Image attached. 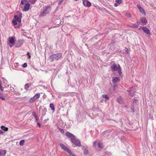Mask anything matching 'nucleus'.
Segmentation results:
<instances>
[{"instance_id": "f257e3e1", "label": "nucleus", "mask_w": 156, "mask_h": 156, "mask_svg": "<svg viewBox=\"0 0 156 156\" xmlns=\"http://www.w3.org/2000/svg\"><path fill=\"white\" fill-rule=\"evenodd\" d=\"M69 138H70L72 143L76 146L78 147L81 146L80 140L77 139L74 135L69 132Z\"/></svg>"}, {"instance_id": "f03ea898", "label": "nucleus", "mask_w": 156, "mask_h": 156, "mask_svg": "<svg viewBox=\"0 0 156 156\" xmlns=\"http://www.w3.org/2000/svg\"><path fill=\"white\" fill-rule=\"evenodd\" d=\"M51 7L48 6L44 8L42 11L41 12L40 16H44L48 14L51 11Z\"/></svg>"}, {"instance_id": "7ed1b4c3", "label": "nucleus", "mask_w": 156, "mask_h": 156, "mask_svg": "<svg viewBox=\"0 0 156 156\" xmlns=\"http://www.w3.org/2000/svg\"><path fill=\"white\" fill-rule=\"evenodd\" d=\"M17 22H18L20 24L18 26H17L16 27L20 28L21 26V20L19 18V17L17 15H15L14 16V19L12 21L13 25H16L17 24Z\"/></svg>"}, {"instance_id": "20e7f679", "label": "nucleus", "mask_w": 156, "mask_h": 156, "mask_svg": "<svg viewBox=\"0 0 156 156\" xmlns=\"http://www.w3.org/2000/svg\"><path fill=\"white\" fill-rule=\"evenodd\" d=\"M62 56V54L61 53H58L56 54H54L51 55L49 58V60L52 62L54 60H57L60 58Z\"/></svg>"}, {"instance_id": "39448f33", "label": "nucleus", "mask_w": 156, "mask_h": 156, "mask_svg": "<svg viewBox=\"0 0 156 156\" xmlns=\"http://www.w3.org/2000/svg\"><path fill=\"white\" fill-rule=\"evenodd\" d=\"M137 88V87L136 86H134L129 88L127 91L129 93V94L130 96L133 97L135 95Z\"/></svg>"}, {"instance_id": "423d86ee", "label": "nucleus", "mask_w": 156, "mask_h": 156, "mask_svg": "<svg viewBox=\"0 0 156 156\" xmlns=\"http://www.w3.org/2000/svg\"><path fill=\"white\" fill-rule=\"evenodd\" d=\"M52 21L54 24L58 26L61 23V20L58 17H54L52 18Z\"/></svg>"}, {"instance_id": "0eeeda50", "label": "nucleus", "mask_w": 156, "mask_h": 156, "mask_svg": "<svg viewBox=\"0 0 156 156\" xmlns=\"http://www.w3.org/2000/svg\"><path fill=\"white\" fill-rule=\"evenodd\" d=\"M137 100L133 99L131 101V104L130 108L133 112H135L134 107L136 106L137 104Z\"/></svg>"}, {"instance_id": "6e6552de", "label": "nucleus", "mask_w": 156, "mask_h": 156, "mask_svg": "<svg viewBox=\"0 0 156 156\" xmlns=\"http://www.w3.org/2000/svg\"><path fill=\"white\" fill-rule=\"evenodd\" d=\"M37 0H28V1H27L26 0H21V4L22 5H23L25 3L24 2H26L27 3H28L29 2L31 4L34 5L35 3Z\"/></svg>"}, {"instance_id": "1a4fd4ad", "label": "nucleus", "mask_w": 156, "mask_h": 156, "mask_svg": "<svg viewBox=\"0 0 156 156\" xmlns=\"http://www.w3.org/2000/svg\"><path fill=\"white\" fill-rule=\"evenodd\" d=\"M83 5L87 7H90L91 5V3L87 0H82Z\"/></svg>"}, {"instance_id": "9d476101", "label": "nucleus", "mask_w": 156, "mask_h": 156, "mask_svg": "<svg viewBox=\"0 0 156 156\" xmlns=\"http://www.w3.org/2000/svg\"><path fill=\"white\" fill-rule=\"evenodd\" d=\"M23 40H19L16 43L15 47L17 48L21 47L23 44Z\"/></svg>"}, {"instance_id": "9b49d317", "label": "nucleus", "mask_w": 156, "mask_h": 156, "mask_svg": "<svg viewBox=\"0 0 156 156\" xmlns=\"http://www.w3.org/2000/svg\"><path fill=\"white\" fill-rule=\"evenodd\" d=\"M142 29L144 32L146 33L148 35L151 34L150 31L148 28L146 27H142Z\"/></svg>"}, {"instance_id": "f8f14e48", "label": "nucleus", "mask_w": 156, "mask_h": 156, "mask_svg": "<svg viewBox=\"0 0 156 156\" xmlns=\"http://www.w3.org/2000/svg\"><path fill=\"white\" fill-rule=\"evenodd\" d=\"M112 70L113 71H115V73H118L119 76H122V75H121L122 72L121 69H112Z\"/></svg>"}, {"instance_id": "ddd939ff", "label": "nucleus", "mask_w": 156, "mask_h": 156, "mask_svg": "<svg viewBox=\"0 0 156 156\" xmlns=\"http://www.w3.org/2000/svg\"><path fill=\"white\" fill-rule=\"evenodd\" d=\"M9 43L11 44H12L13 45L14 44H15L16 40L15 39L14 37H9Z\"/></svg>"}, {"instance_id": "4468645a", "label": "nucleus", "mask_w": 156, "mask_h": 156, "mask_svg": "<svg viewBox=\"0 0 156 156\" xmlns=\"http://www.w3.org/2000/svg\"><path fill=\"white\" fill-rule=\"evenodd\" d=\"M60 146L63 150L68 153V148L66 146L62 144H60Z\"/></svg>"}, {"instance_id": "2eb2a0df", "label": "nucleus", "mask_w": 156, "mask_h": 156, "mask_svg": "<svg viewBox=\"0 0 156 156\" xmlns=\"http://www.w3.org/2000/svg\"><path fill=\"white\" fill-rule=\"evenodd\" d=\"M120 81L119 78L117 77H113L112 78V82L114 83H117Z\"/></svg>"}, {"instance_id": "dca6fc26", "label": "nucleus", "mask_w": 156, "mask_h": 156, "mask_svg": "<svg viewBox=\"0 0 156 156\" xmlns=\"http://www.w3.org/2000/svg\"><path fill=\"white\" fill-rule=\"evenodd\" d=\"M30 6V4L28 3H26L24 6V9L23 10L24 11H28L29 9Z\"/></svg>"}, {"instance_id": "f3484780", "label": "nucleus", "mask_w": 156, "mask_h": 156, "mask_svg": "<svg viewBox=\"0 0 156 156\" xmlns=\"http://www.w3.org/2000/svg\"><path fill=\"white\" fill-rule=\"evenodd\" d=\"M140 20L144 25H146L147 23V21L145 18H141Z\"/></svg>"}, {"instance_id": "a211bd4d", "label": "nucleus", "mask_w": 156, "mask_h": 156, "mask_svg": "<svg viewBox=\"0 0 156 156\" xmlns=\"http://www.w3.org/2000/svg\"><path fill=\"white\" fill-rule=\"evenodd\" d=\"M110 65L111 68H118L117 65L115 64L114 62H111Z\"/></svg>"}, {"instance_id": "6ab92c4d", "label": "nucleus", "mask_w": 156, "mask_h": 156, "mask_svg": "<svg viewBox=\"0 0 156 156\" xmlns=\"http://www.w3.org/2000/svg\"><path fill=\"white\" fill-rule=\"evenodd\" d=\"M117 102L119 104H122L123 102L122 98L121 97H120L117 99Z\"/></svg>"}, {"instance_id": "aec40b11", "label": "nucleus", "mask_w": 156, "mask_h": 156, "mask_svg": "<svg viewBox=\"0 0 156 156\" xmlns=\"http://www.w3.org/2000/svg\"><path fill=\"white\" fill-rule=\"evenodd\" d=\"M6 153V151L5 150L1 151H0V156H4Z\"/></svg>"}, {"instance_id": "412c9836", "label": "nucleus", "mask_w": 156, "mask_h": 156, "mask_svg": "<svg viewBox=\"0 0 156 156\" xmlns=\"http://www.w3.org/2000/svg\"><path fill=\"white\" fill-rule=\"evenodd\" d=\"M1 128L2 130H4L5 131H7L9 129L8 128L6 127L3 126H1Z\"/></svg>"}, {"instance_id": "4be33fe9", "label": "nucleus", "mask_w": 156, "mask_h": 156, "mask_svg": "<svg viewBox=\"0 0 156 156\" xmlns=\"http://www.w3.org/2000/svg\"><path fill=\"white\" fill-rule=\"evenodd\" d=\"M130 27L132 28H137L138 27V25H137L135 24H132Z\"/></svg>"}, {"instance_id": "5701e85b", "label": "nucleus", "mask_w": 156, "mask_h": 156, "mask_svg": "<svg viewBox=\"0 0 156 156\" xmlns=\"http://www.w3.org/2000/svg\"><path fill=\"white\" fill-rule=\"evenodd\" d=\"M40 96V94L39 93H37L35 94V95L33 97L34 99L35 100L38 99L39 98Z\"/></svg>"}, {"instance_id": "b1692460", "label": "nucleus", "mask_w": 156, "mask_h": 156, "mask_svg": "<svg viewBox=\"0 0 156 156\" xmlns=\"http://www.w3.org/2000/svg\"><path fill=\"white\" fill-rule=\"evenodd\" d=\"M140 12L142 14H143L144 15V16H145L146 15V13L145 12V10L144 9L142 8L141 9H140L139 10Z\"/></svg>"}, {"instance_id": "393cba45", "label": "nucleus", "mask_w": 156, "mask_h": 156, "mask_svg": "<svg viewBox=\"0 0 156 156\" xmlns=\"http://www.w3.org/2000/svg\"><path fill=\"white\" fill-rule=\"evenodd\" d=\"M50 107L52 110H53V111H55V107L53 103H51L50 104Z\"/></svg>"}, {"instance_id": "a878e982", "label": "nucleus", "mask_w": 156, "mask_h": 156, "mask_svg": "<svg viewBox=\"0 0 156 156\" xmlns=\"http://www.w3.org/2000/svg\"><path fill=\"white\" fill-rule=\"evenodd\" d=\"M102 96L103 98H105L107 100H108L109 98V97L107 94H103Z\"/></svg>"}, {"instance_id": "bb28decb", "label": "nucleus", "mask_w": 156, "mask_h": 156, "mask_svg": "<svg viewBox=\"0 0 156 156\" xmlns=\"http://www.w3.org/2000/svg\"><path fill=\"white\" fill-rule=\"evenodd\" d=\"M115 2L117 4H121L122 3V0H116Z\"/></svg>"}, {"instance_id": "cd10ccee", "label": "nucleus", "mask_w": 156, "mask_h": 156, "mask_svg": "<svg viewBox=\"0 0 156 156\" xmlns=\"http://www.w3.org/2000/svg\"><path fill=\"white\" fill-rule=\"evenodd\" d=\"M24 144V140H22L20 142V145L21 146H22Z\"/></svg>"}, {"instance_id": "c85d7f7f", "label": "nucleus", "mask_w": 156, "mask_h": 156, "mask_svg": "<svg viewBox=\"0 0 156 156\" xmlns=\"http://www.w3.org/2000/svg\"><path fill=\"white\" fill-rule=\"evenodd\" d=\"M89 153V151L88 150L86 149H84V154L85 155H87V154Z\"/></svg>"}, {"instance_id": "c756f323", "label": "nucleus", "mask_w": 156, "mask_h": 156, "mask_svg": "<svg viewBox=\"0 0 156 156\" xmlns=\"http://www.w3.org/2000/svg\"><path fill=\"white\" fill-rule=\"evenodd\" d=\"M29 87V84L28 83H26L24 86V88L25 89L27 90Z\"/></svg>"}, {"instance_id": "7c9ffc66", "label": "nucleus", "mask_w": 156, "mask_h": 156, "mask_svg": "<svg viewBox=\"0 0 156 156\" xmlns=\"http://www.w3.org/2000/svg\"><path fill=\"white\" fill-rule=\"evenodd\" d=\"M69 156H76L74 154H73L72 152L69 149Z\"/></svg>"}, {"instance_id": "2f4dec72", "label": "nucleus", "mask_w": 156, "mask_h": 156, "mask_svg": "<svg viewBox=\"0 0 156 156\" xmlns=\"http://www.w3.org/2000/svg\"><path fill=\"white\" fill-rule=\"evenodd\" d=\"M98 147L99 148H103V144H102L100 142H99L98 144Z\"/></svg>"}, {"instance_id": "473e14b6", "label": "nucleus", "mask_w": 156, "mask_h": 156, "mask_svg": "<svg viewBox=\"0 0 156 156\" xmlns=\"http://www.w3.org/2000/svg\"><path fill=\"white\" fill-rule=\"evenodd\" d=\"M129 52L130 51L128 48H126L125 49V52L127 54H129Z\"/></svg>"}, {"instance_id": "72a5a7b5", "label": "nucleus", "mask_w": 156, "mask_h": 156, "mask_svg": "<svg viewBox=\"0 0 156 156\" xmlns=\"http://www.w3.org/2000/svg\"><path fill=\"white\" fill-rule=\"evenodd\" d=\"M126 16L127 17L129 18L131 17V15L129 13H126Z\"/></svg>"}, {"instance_id": "f704fd0d", "label": "nucleus", "mask_w": 156, "mask_h": 156, "mask_svg": "<svg viewBox=\"0 0 156 156\" xmlns=\"http://www.w3.org/2000/svg\"><path fill=\"white\" fill-rule=\"evenodd\" d=\"M27 64L26 63H24L22 65V67H23V68H26L27 67Z\"/></svg>"}, {"instance_id": "c9c22d12", "label": "nucleus", "mask_w": 156, "mask_h": 156, "mask_svg": "<svg viewBox=\"0 0 156 156\" xmlns=\"http://www.w3.org/2000/svg\"><path fill=\"white\" fill-rule=\"evenodd\" d=\"M0 98L3 100H5V98L3 97L2 94L0 92Z\"/></svg>"}, {"instance_id": "e433bc0d", "label": "nucleus", "mask_w": 156, "mask_h": 156, "mask_svg": "<svg viewBox=\"0 0 156 156\" xmlns=\"http://www.w3.org/2000/svg\"><path fill=\"white\" fill-rule=\"evenodd\" d=\"M35 100L34 99V98L33 97L32 98H31L30 99L29 102L30 103H32Z\"/></svg>"}, {"instance_id": "4c0bfd02", "label": "nucleus", "mask_w": 156, "mask_h": 156, "mask_svg": "<svg viewBox=\"0 0 156 156\" xmlns=\"http://www.w3.org/2000/svg\"><path fill=\"white\" fill-rule=\"evenodd\" d=\"M59 131L60 132L62 133H63L64 132V131L63 129L59 128Z\"/></svg>"}, {"instance_id": "58836bf2", "label": "nucleus", "mask_w": 156, "mask_h": 156, "mask_svg": "<svg viewBox=\"0 0 156 156\" xmlns=\"http://www.w3.org/2000/svg\"><path fill=\"white\" fill-rule=\"evenodd\" d=\"M137 8H138V9H139V10H140V9H141L142 8V7H141V6H140V5L139 4H138L137 5Z\"/></svg>"}, {"instance_id": "ea45409f", "label": "nucleus", "mask_w": 156, "mask_h": 156, "mask_svg": "<svg viewBox=\"0 0 156 156\" xmlns=\"http://www.w3.org/2000/svg\"><path fill=\"white\" fill-rule=\"evenodd\" d=\"M65 28H66V26L65 25H63L62 27V30H63L64 31H66V30H65Z\"/></svg>"}, {"instance_id": "a19ab883", "label": "nucleus", "mask_w": 156, "mask_h": 156, "mask_svg": "<svg viewBox=\"0 0 156 156\" xmlns=\"http://www.w3.org/2000/svg\"><path fill=\"white\" fill-rule=\"evenodd\" d=\"M19 63H16L14 64L15 67V68L18 67Z\"/></svg>"}, {"instance_id": "79ce46f5", "label": "nucleus", "mask_w": 156, "mask_h": 156, "mask_svg": "<svg viewBox=\"0 0 156 156\" xmlns=\"http://www.w3.org/2000/svg\"><path fill=\"white\" fill-rule=\"evenodd\" d=\"M32 115L34 117L37 116L36 112H33Z\"/></svg>"}, {"instance_id": "37998d69", "label": "nucleus", "mask_w": 156, "mask_h": 156, "mask_svg": "<svg viewBox=\"0 0 156 156\" xmlns=\"http://www.w3.org/2000/svg\"><path fill=\"white\" fill-rule=\"evenodd\" d=\"M22 14L21 13L20 14V15L19 16V18L20 20H21V18H22Z\"/></svg>"}, {"instance_id": "c03bdc74", "label": "nucleus", "mask_w": 156, "mask_h": 156, "mask_svg": "<svg viewBox=\"0 0 156 156\" xmlns=\"http://www.w3.org/2000/svg\"><path fill=\"white\" fill-rule=\"evenodd\" d=\"M63 0H60L58 2V5H60L61 4V3L63 2Z\"/></svg>"}, {"instance_id": "a18cd8bd", "label": "nucleus", "mask_w": 156, "mask_h": 156, "mask_svg": "<svg viewBox=\"0 0 156 156\" xmlns=\"http://www.w3.org/2000/svg\"><path fill=\"white\" fill-rule=\"evenodd\" d=\"M10 90L12 91H13V90H14V88L13 87H10Z\"/></svg>"}, {"instance_id": "49530a36", "label": "nucleus", "mask_w": 156, "mask_h": 156, "mask_svg": "<svg viewBox=\"0 0 156 156\" xmlns=\"http://www.w3.org/2000/svg\"><path fill=\"white\" fill-rule=\"evenodd\" d=\"M97 142L96 141H94V142L93 144H94V147L95 146V145H96V144H97Z\"/></svg>"}, {"instance_id": "de8ad7c7", "label": "nucleus", "mask_w": 156, "mask_h": 156, "mask_svg": "<svg viewBox=\"0 0 156 156\" xmlns=\"http://www.w3.org/2000/svg\"><path fill=\"white\" fill-rule=\"evenodd\" d=\"M4 133V132L2 131L0 129V134H3Z\"/></svg>"}, {"instance_id": "09e8293b", "label": "nucleus", "mask_w": 156, "mask_h": 156, "mask_svg": "<svg viewBox=\"0 0 156 156\" xmlns=\"http://www.w3.org/2000/svg\"><path fill=\"white\" fill-rule=\"evenodd\" d=\"M117 87V86L116 84H115L113 86V88L114 89L115 88Z\"/></svg>"}, {"instance_id": "8fccbe9b", "label": "nucleus", "mask_w": 156, "mask_h": 156, "mask_svg": "<svg viewBox=\"0 0 156 156\" xmlns=\"http://www.w3.org/2000/svg\"><path fill=\"white\" fill-rule=\"evenodd\" d=\"M82 149L84 150V149H86L85 148V147L84 146H82Z\"/></svg>"}, {"instance_id": "3c124183", "label": "nucleus", "mask_w": 156, "mask_h": 156, "mask_svg": "<svg viewBox=\"0 0 156 156\" xmlns=\"http://www.w3.org/2000/svg\"><path fill=\"white\" fill-rule=\"evenodd\" d=\"M117 3H115L114 4V6H115V7H117L118 6V5H117Z\"/></svg>"}, {"instance_id": "603ef678", "label": "nucleus", "mask_w": 156, "mask_h": 156, "mask_svg": "<svg viewBox=\"0 0 156 156\" xmlns=\"http://www.w3.org/2000/svg\"><path fill=\"white\" fill-rule=\"evenodd\" d=\"M34 118H35V119L36 120H37H37H38L39 119H38V118H37V116H36V117H34Z\"/></svg>"}, {"instance_id": "864d4df0", "label": "nucleus", "mask_w": 156, "mask_h": 156, "mask_svg": "<svg viewBox=\"0 0 156 156\" xmlns=\"http://www.w3.org/2000/svg\"><path fill=\"white\" fill-rule=\"evenodd\" d=\"M66 135L67 136H68V132H67L66 133Z\"/></svg>"}, {"instance_id": "5fc2aeb1", "label": "nucleus", "mask_w": 156, "mask_h": 156, "mask_svg": "<svg viewBox=\"0 0 156 156\" xmlns=\"http://www.w3.org/2000/svg\"><path fill=\"white\" fill-rule=\"evenodd\" d=\"M37 125L39 126V127H40L41 125H40V123L39 122H37Z\"/></svg>"}, {"instance_id": "6e6d98bb", "label": "nucleus", "mask_w": 156, "mask_h": 156, "mask_svg": "<svg viewBox=\"0 0 156 156\" xmlns=\"http://www.w3.org/2000/svg\"><path fill=\"white\" fill-rule=\"evenodd\" d=\"M30 53L29 52H27V55L28 56L30 55Z\"/></svg>"}, {"instance_id": "4d7b16f0", "label": "nucleus", "mask_w": 156, "mask_h": 156, "mask_svg": "<svg viewBox=\"0 0 156 156\" xmlns=\"http://www.w3.org/2000/svg\"><path fill=\"white\" fill-rule=\"evenodd\" d=\"M117 68H121V67L119 64H118Z\"/></svg>"}, {"instance_id": "13d9d810", "label": "nucleus", "mask_w": 156, "mask_h": 156, "mask_svg": "<svg viewBox=\"0 0 156 156\" xmlns=\"http://www.w3.org/2000/svg\"><path fill=\"white\" fill-rule=\"evenodd\" d=\"M31 58V56H30H30H28V59H30Z\"/></svg>"}, {"instance_id": "bf43d9fd", "label": "nucleus", "mask_w": 156, "mask_h": 156, "mask_svg": "<svg viewBox=\"0 0 156 156\" xmlns=\"http://www.w3.org/2000/svg\"><path fill=\"white\" fill-rule=\"evenodd\" d=\"M136 23H140V22L138 21H137Z\"/></svg>"}, {"instance_id": "052dcab7", "label": "nucleus", "mask_w": 156, "mask_h": 156, "mask_svg": "<svg viewBox=\"0 0 156 156\" xmlns=\"http://www.w3.org/2000/svg\"><path fill=\"white\" fill-rule=\"evenodd\" d=\"M0 89H1V90H2V91H3V88L2 87V88H0Z\"/></svg>"}, {"instance_id": "680f3d73", "label": "nucleus", "mask_w": 156, "mask_h": 156, "mask_svg": "<svg viewBox=\"0 0 156 156\" xmlns=\"http://www.w3.org/2000/svg\"><path fill=\"white\" fill-rule=\"evenodd\" d=\"M2 86L1 84V83H0V88H2Z\"/></svg>"}, {"instance_id": "e2e57ef3", "label": "nucleus", "mask_w": 156, "mask_h": 156, "mask_svg": "<svg viewBox=\"0 0 156 156\" xmlns=\"http://www.w3.org/2000/svg\"><path fill=\"white\" fill-rule=\"evenodd\" d=\"M9 46H10V47H12L13 45H10Z\"/></svg>"}, {"instance_id": "0e129e2a", "label": "nucleus", "mask_w": 156, "mask_h": 156, "mask_svg": "<svg viewBox=\"0 0 156 156\" xmlns=\"http://www.w3.org/2000/svg\"><path fill=\"white\" fill-rule=\"evenodd\" d=\"M44 110H45L46 111V108H44Z\"/></svg>"}, {"instance_id": "69168bd1", "label": "nucleus", "mask_w": 156, "mask_h": 156, "mask_svg": "<svg viewBox=\"0 0 156 156\" xmlns=\"http://www.w3.org/2000/svg\"><path fill=\"white\" fill-rule=\"evenodd\" d=\"M141 29V28H140L138 29L139 30H140Z\"/></svg>"}, {"instance_id": "338daca9", "label": "nucleus", "mask_w": 156, "mask_h": 156, "mask_svg": "<svg viewBox=\"0 0 156 156\" xmlns=\"http://www.w3.org/2000/svg\"><path fill=\"white\" fill-rule=\"evenodd\" d=\"M75 1H77L78 0H74Z\"/></svg>"}, {"instance_id": "774afa93", "label": "nucleus", "mask_w": 156, "mask_h": 156, "mask_svg": "<svg viewBox=\"0 0 156 156\" xmlns=\"http://www.w3.org/2000/svg\"><path fill=\"white\" fill-rule=\"evenodd\" d=\"M45 72H47V71H46Z\"/></svg>"}]
</instances>
